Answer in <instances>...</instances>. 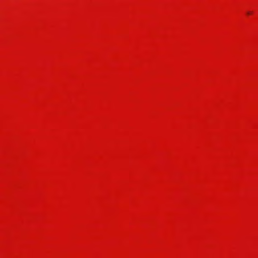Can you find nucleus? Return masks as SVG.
Wrapping results in <instances>:
<instances>
[{"label":"nucleus","instance_id":"obj_1","mask_svg":"<svg viewBox=\"0 0 258 258\" xmlns=\"http://www.w3.org/2000/svg\"><path fill=\"white\" fill-rule=\"evenodd\" d=\"M247 15H250L251 14V12H247Z\"/></svg>","mask_w":258,"mask_h":258}]
</instances>
